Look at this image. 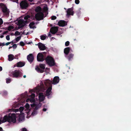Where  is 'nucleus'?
I'll list each match as a JSON object with an SVG mask.
<instances>
[{
  "instance_id": "obj_35",
  "label": "nucleus",
  "mask_w": 131,
  "mask_h": 131,
  "mask_svg": "<svg viewBox=\"0 0 131 131\" xmlns=\"http://www.w3.org/2000/svg\"><path fill=\"white\" fill-rule=\"evenodd\" d=\"M24 117L23 116H22L21 115H20L19 117V121H22V120L24 119Z\"/></svg>"
},
{
  "instance_id": "obj_39",
  "label": "nucleus",
  "mask_w": 131,
  "mask_h": 131,
  "mask_svg": "<svg viewBox=\"0 0 131 131\" xmlns=\"http://www.w3.org/2000/svg\"><path fill=\"white\" fill-rule=\"evenodd\" d=\"M30 96L31 98H34L35 97V94L34 93H32Z\"/></svg>"
},
{
  "instance_id": "obj_52",
  "label": "nucleus",
  "mask_w": 131,
  "mask_h": 131,
  "mask_svg": "<svg viewBox=\"0 0 131 131\" xmlns=\"http://www.w3.org/2000/svg\"><path fill=\"white\" fill-rule=\"evenodd\" d=\"M18 55H17L16 56H15V57H14V59H18Z\"/></svg>"
},
{
  "instance_id": "obj_13",
  "label": "nucleus",
  "mask_w": 131,
  "mask_h": 131,
  "mask_svg": "<svg viewBox=\"0 0 131 131\" xmlns=\"http://www.w3.org/2000/svg\"><path fill=\"white\" fill-rule=\"evenodd\" d=\"M27 58L28 61L30 63L32 62L34 59V57L32 54H30L27 56Z\"/></svg>"
},
{
  "instance_id": "obj_24",
  "label": "nucleus",
  "mask_w": 131,
  "mask_h": 131,
  "mask_svg": "<svg viewBox=\"0 0 131 131\" xmlns=\"http://www.w3.org/2000/svg\"><path fill=\"white\" fill-rule=\"evenodd\" d=\"M37 110H34L32 112L31 115L32 116H34L35 115L37 114Z\"/></svg>"
},
{
  "instance_id": "obj_9",
  "label": "nucleus",
  "mask_w": 131,
  "mask_h": 131,
  "mask_svg": "<svg viewBox=\"0 0 131 131\" xmlns=\"http://www.w3.org/2000/svg\"><path fill=\"white\" fill-rule=\"evenodd\" d=\"M44 55L41 53H39L37 56V59L38 61H43L45 59L44 58Z\"/></svg>"
},
{
  "instance_id": "obj_44",
  "label": "nucleus",
  "mask_w": 131,
  "mask_h": 131,
  "mask_svg": "<svg viewBox=\"0 0 131 131\" xmlns=\"http://www.w3.org/2000/svg\"><path fill=\"white\" fill-rule=\"evenodd\" d=\"M6 39L8 40H9L10 39L9 36V35H7L6 37Z\"/></svg>"
},
{
  "instance_id": "obj_32",
  "label": "nucleus",
  "mask_w": 131,
  "mask_h": 131,
  "mask_svg": "<svg viewBox=\"0 0 131 131\" xmlns=\"http://www.w3.org/2000/svg\"><path fill=\"white\" fill-rule=\"evenodd\" d=\"M11 81V79L9 78L6 79V82L7 83H9Z\"/></svg>"
},
{
  "instance_id": "obj_26",
  "label": "nucleus",
  "mask_w": 131,
  "mask_h": 131,
  "mask_svg": "<svg viewBox=\"0 0 131 131\" xmlns=\"http://www.w3.org/2000/svg\"><path fill=\"white\" fill-rule=\"evenodd\" d=\"M37 70L38 71V72H40L41 73H43L44 71L43 70H43L42 69H41L38 67H37Z\"/></svg>"
},
{
  "instance_id": "obj_62",
  "label": "nucleus",
  "mask_w": 131,
  "mask_h": 131,
  "mask_svg": "<svg viewBox=\"0 0 131 131\" xmlns=\"http://www.w3.org/2000/svg\"><path fill=\"white\" fill-rule=\"evenodd\" d=\"M46 70H49L50 69L49 68H46Z\"/></svg>"
},
{
  "instance_id": "obj_15",
  "label": "nucleus",
  "mask_w": 131,
  "mask_h": 131,
  "mask_svg": "<svg viewBox=\"0 0 131 131\" xmlns=\"http://www.w3.org/2000/svg\"><path fill=\"white\" fill-rule=\"evenodd\" d=\"M59 81V77L58 76H56L54 78L53 80V83H52L53 84H56L58 83Z\"/></svg>"
},
{
  "instance_id": "obj_27",
  "label": "nucleus",
  "mask_w": 131,
  "mask_h": 131,
  "mask_svg": "<svg viewBox=\"0 0 131 131\" xmlns=\"http://www.w3.org/2000/svg\"><path fill=\"white\" fill-rule=\"evenodd\" d=\"M14 27L13 26H10L8 27L7 28V30L9 31H10L12 29H13Z\"/></svg>"
},
{
  "instance_id": "obj_38",
  "label": "nucleus",
  "mask_w": 131,
  "mask_h": 131,
  "mask_svg": "<svg viewBox=\"0 0 131 131\" xmlns=\"http://www.w3.org/2000/svg\"><path fill=\"white\" fill-rule=\"evenodd\" d=\"M19 27H20V29H21V30L23 29V27L25 26V25H18Z\"/></svg>"
},
{
  "instance_id": "obj_63",
  "label": "nucleus",
  "mask_w": 131,
  "mask_h": 131,
  "mask_svg": "<svg viewBox=\"0 0 131 131\" xmlns=\"http://www.w3.org/2000/svg\"><path fill=\"white\" fill-rule=\"evenodd\" d=\"M2 130H3L2 128L1 127H0V131H2Z\"/></svg>"
},
{
  "instance_id": "obj_25",
  "label": "nucleus",
  "mask_w": 131,
  "mask_h": 131,
  "mask_svg": "<svg viewBox=\"0 0 131 131\" xmlns=\"http://www.w3.org/2000/svg\"><path fill=\"white\" fill-rule=\"evenodd\" d=\"M1 93L3 96H6L7 95V92L6 91H4L1 92Z\"/></svg>"
},
{
  "instance_id": "obj_56",
  "label": "nucleus",
  "mask_w": 131,
  "mask_h": 131,
  "mask_svg": "<svg viewBox=\"0 0 131 131\" xmlns=\"http://www.w3.org/2000/svg\"><path fill=\"white\" fill-rule=\"evenodd\" d=\"M2 70V68L0 66V71H1Z\"/></svg>"
},
{
  "instance_id": "obj_5",
  "label": "nucleus",
  "mask_w": 131,
  "mask_h": 131,
  "mask_svg": "<svg viewBox=\"0 0 131 131\" xmlns=\"http://www.w3.org/2000/svg\"><path fill=\"white\" fill-rule=\"evenodd\" d=\"M0 6L2 7V11L4 13V15L6 16L9 15V11L6 6L3 3H0Z\"/></svg>"
},
{
  "instance_id": "obj_18",
  "label": "nucleus",
  "mask_w": 131,
  "mask_h": 131,
  "mask_svg": "<svg viewBox=\"0 0 131 131\" xmlns=\"http://www.w3.org/2000/svg\"><path fill=\"white\" fill-rule=\"evenodd\" d=\"M67 55L66 57L69 61L73 59L74 56L73 54L70 53Z\"/></svg>"
},
{
  "instance_id": "obj_1",
  "label": "nucleus",
  "mask_w": 131,
  "mask_h": 131,
  "mask_svg": "<svg viewBox=\"0 0 131 131\" xmlns=\"http://www.w3.org/2000/svg\"><path fill=\"white\" fill-rule=\"evenodd\" d=\"M6 122L9 123H15L16 122V117L15 114L9 113L8 115H5L2 121L0 119V124H1V122L3 123Z\"/></svg>"
},
{
  "instance_id": "obj_58",
  "label": "nucleus",
  "mask_w": 131,
  "mask_h": 131,
  "mask_svg": "<svg viewBox=\"0 0 131 131\" xmlns=\"http://www.w3.org/2000/svg\"><path fill=\"white\" fill-rule=\"evenodd\" d=\"M25 30H24V31L21 33L22 34H25Z\"/></svg>"
},
{
  "instance_id": "obj_28",
  "label": "nucleus",
  "mask_w": 131,
  "mask_h": 131,
  "mask_svg": "<svg viewBox=\"0 0 131 131\" xmlns=\"http://www.w3.org/2000/svg\"><path fill=\"white\" fill-rule=\"evenodd\" d=\"M48 8L47 7L44 6L43 8V11L46 13L47 12Z\"/></svg>"
},
{
  "instance_id": "obj_42",
  "label": "nucleus",
  "mask_w": 131,
  "mask_h": 131,
  "mask_svg": "<svg viewBox=\"0 0 131 131\" xmlns=\"http://www.w3.org/2000/svg\"><path fill=\"white\" fill-rule=\"evenodd\" d=\"M34 25H29L30 28L33 29L35 28H36L35 26H34Z\"/></svg>"
},
{
  "instance_id": "obj_34",
  "label": "nucleus",
  "mask_w": 131,
  "mask_h": 131,
  "mask_svg": "<svg viewBox=\"0 0 131 131\" xmlns=\"http://www.w3.org/2000/svg\"><path fill=\"white\" fill-rule=\"evenodd\" d=\"M25 107L26 109H28L30 107L28 103H27L26 104Z\"/></svg>"
},
{
  "instance_id": "obj_55",
  "label": "nucleus",
  "mask_w": 131,
  "mask_h": 131,
  "mask_svg": "<svg viewBox=\"0 0 131 131\" xmlns=\"http://www.w3.org/2000/svg\"><path fill=\"white\" fill-rule=\"evenodd\" d=\"M4 37V36L3 35H3H1L0 36V37L1 38H3Z\"/></svg>"
},
{
  "instance_id": "obj_49",
  "label": "nucleus",
  "mask_w": 131,
  "mask_h": 131,
  "mask_svg": "<svg viewBox=\"0 0 131 131\" xmlns=\"http://www.w3.org/2000/svg\"><path fill=\"white\" fill-rule=\"evenodd\" d=\"M11 43V42H7L5 44V45H6V46H7L9 45V44H10V43Z\"/></svg>"
},
{
  "instance_id": "obj_50",
  "label": "nucleus",
  "mask_w": 131,
  "mask_h": 131,
  "mask_svg": "<svg viewBox=\"0 0 131 131\" xmlns=\"http://www.w3.org/2000/svg\"><path fill=\"white\" fill-rule=\"evenodd\" d=\"M8 31H5L3 33V35L5 34L8 33Z\"/></svg>"
},
{
  "instance_id": "obj_31",
  "label": "nucleus",
  "mask_w": 131,
  "mask_h": 131,
  "mask_svg": "<svg viewBox=\"0 0 131 131\" xmlns=\"http://www.w3.org/2000/svg\"><path fill=\"white\" fill-rule=\"evenodd\" d=\"M24 109V108L23 107H20L19 108V111L20 113H21Z\"/></svg>"
},
{
  "instance_id": "obj_53",
  "label": "nucleus",
  "mask_w": 131,
  "mask_h": 131,
  "mask_svg": "<svg viewBox=\"0 0 131 131\" xmlns=\"http://www.w3.org/2000/svg\"><path fill=\"white\" fill-rule=\"evenodd\" d=\"M30 99H26V102H28L29 101Z\"/></svg>"
},
{
  "instance_id": "obj_14",
  "label": "nucleus",
  "mask_w": 131,
  "mask_h": 131,
  "mask_svg": "<svg viewBox=\"0 0 131 131\" xmlns=\"http://www.w3.org/2000/svg\"><path fill=\"white\" fill-rule=\"evenodd\" d=\"M37 45L39 49L40 50H43L46 49V46L41 43L39 42Z\"/></svg>"
},
{
  "instance_id": "obj_11",
  "label": "nucleus",
  "mask_w": 131,
  "mask_h": 131,
  "mask_svg": "<svg viewBox=\"0 0 131 131\" xmlns=\"http://www.w3.org/2000/svg\"><path fill=\"white\" fill-rule=\"evenodd\" d=\"M41 104L40 103H39L38 104H31V106L32 107H35L34 109L37 110L41 107Z\"/></svg>"
},
{
  "instance_id": "obj_48",
  "label": "nucleus",
  "mask_w": 131,
  "mask_h": 131,
  "mask_svg": "<svg viewBox=\"0 0 131 131\" xmlns=\"http://www.w3.org/2000/svg\"><path fill=\"white\" fill-rule=\"evenodd\" d=\"M5 45L4 43H0V46H3Z\"/></svg>"
},
{
  "instance_id": "obj_33",
  "label": "nucleus",
  "mask_w": 131,
  "mask_h": 131,
  "mask_svg": "<svg viewBox=\"0 0 131 131\" xmlns=\"http://www.w3.org/2000/svg\"><path fill=\"white\" fill-rule=\"evenodd\" d=\"M20 33L18 31H16L14 34L15 36L19 35H20Z\"/></svg>"
},
{
  "instance_id": "obj_29",
  "label": "nucleus",
  "mask_w": 131,
  "mask_h": 131,
  "mask_svg": "<svg viewBox=\"0 0 131 131\" xmlns=\"http://www.w3.org/2000/svg\"><path fill=\"white\" fill-rule=\"evenodd\" d=\"M46 37V36L43 35H42L40 36V38L41 40H44L45 39Z\"/></svg>"
},
{
  "instance_id": "obj_19",
  "label": "nucleus",
  "mask_w": 131,
  "mask_h": 131,
  "mask_svg": "<svg viewBox=\"0 0 131 131\" xmlns=\"http://www.w3.org/2000/svg\"><path fill=\"white\" fill-rule=\"evenodd\" d=\"M68 22L64 20H60L58 21L56 25H67Z\"/></svg>"
},
{
  "instance_id": "obj_3",
  "label": "nucleus",
  "mask_w": 131,
  "mask_h": 131,
  "mask_svg": "<svg viewBox=\"0 0 131 131\" xmlns=\"http://www.w3.org/2000/svg\"><path fill=\"white\" fill-rule=\"evenodd\" d=\"M30 18V16L29 15H27L24 17V19L25 20L23 19H20L16 21V24L17 25H26L28 24L30 22L29 19Z\"/></svg>"
},
{
  "instance_id": "obj_4",
  "label": "nucleus",
  "mask_w": 131,
  "mask_h": 131,
  "mask_svg": "<svg viewBox=\"0 0 131 131\" xmlns=\"http://www.w3.org/2000/svg\"><path fill=\"white\" fill-rule=\"evenodd\" d=\"M45 60L46 64L50 67L53 66H55L56 64L54 59L51 56H47Z\"/></svg>"
},
{
  "instance_id": "obj_57",
  "label": "nucleus",
  "mask_w": 131,
  "mask_h": 131,
  "mask_svg": "<svg viewBox=\"0 0 131 131\" xmlns=\"http://www.w3.org/2000/svg\"><path fill=\"white\" fill-rule=\"evenodd\" d=\"M29 25H35V23H30L29 24Z\"/></svg>"
},
{
  "instance_id": "obj_30",
  "label": "nucleus",
  "mask_w": 131,
  "mask_h": 131,
  "mask_svg": "<svg viewBox=\"0 0 131 131\" xmlns=\"http://www.w3.org/2000/svg\"><path fill=\"white\" fill-rule=\"evenodd\" d=\"M21 36H19L17 37L15 39L16 41V42H18L19 40H20V39H21Z\"/></svg>"
},
{
  "instance_id": "obj_46",
  "label": "nucleus",
  "mask_w": 131,
  "mask_h": 131,
  "mask_svg": "<svg viewBox=\"0 0 131 131\" xmlns=\"http://www.w3.org/2000/svg\"><path fill=\"white\" fill-rule=\"evenodd\" d=\"M21 131H27V130L26 128H23L21 129Z\"/></svg>"
},
{
  "instance_id": "obj_64",
  "label": "nucleus",
  "mask_w": 131,
  "mask_h": 131,
  "mask_svg": "<svg viewBox=\"0 0 131 131\" xmlns=\"http://www.w3.org/2000/svg\"><path fill=\"white\" fill-rule=\"evenodd\" d=\"M29 32H27L26 34L25 35H28L29 34Z\"/></svg>"
},
{
  "instance_id": "obj_41",
  "label": "nucleus",
  "mask_w": 131,
  "mask_h": 131,
  "mask_svg": "<svg viewBox=\"0 0 131 131\" xmlns=\"http://www.w3.org/2000/svg\"><path fill=\"white\" fill-rule=\"evenodd\" d=\"M29 101L30 102H34L35 101L34 98H31L30 99Z\"/></svg>"
},
{
  "instance_id": "obj_60",
  "label": "nucleus",
  "mask_w": 131,
  "mask_h": 131,
  "mask_svg": "<svg viewBox=\"0 0 131 131\" xmlns=\"http://www.w3.org/2000/svg\"><path fill=\"white\" fill-rule=\"evenodd\" d=\"M19 109H16L15 110V112H17L19 111Z\"/></svg>"
},
{
  "instance_id": "obj_54",
  "label": "nucleus",
  "mask_w": 131,
  "mask_h": 131,
  "mask_svg": "<svg viewBox=\"0 0 131 131\" xmlns=\"http://www.w3.org/2000/svg\"><path fill=\"white\" fill-rule=\"evenodd\" d=\"M18 28L17 26H16L15 29H14V30H18Z\"/></svg>"
},
{
  "instance_id": "obj_6",
  "label": "nucleus",
  "mask_w": 131,
  "mask_h": 131,
  "mask_svg": "<svg viewBox=\"0 0 131 131\" xmlns=\"http://www.w3.org/2000/svg\"><path fill=\"white\" fill-rule=\"evenodd\" d=\"M20 8L22 9H26L28 7L29 4L26 1H22L20 3Z\"/></svg>"
},
{
  "instance_id": "obj_23",
  "label": "nucleus",
  "mask_w": 131,
  "mask_h": 131,
  "mask_svg": "<svg viewBox=\"0 0 131 131\" xmlns=\"http://www.w3.org/2000/svg\"><path fill=\"white\" fill-rule=\"evenodd\" d=\"M39 67L40 68L43 69L44 70L45 69V64H39Z\"/></svg>"
},
{
  "instance_id": "obj_36",
  "label": "nucleus",
  "mask_w": 131,
  "mask_h": 131,
  "mask_svg": "<svg viewBox=\"0 0 131 131\" xmlns=\"http://www.w3.org/2000/svg\"><path fill=\"white\" fill-rule=\"evenodd\" d=\"M20 45L21 46H24L25 45V44L23 41H21L20 42Z\"/></svg>"
},
{
  "instance_id": "obj_12",
  "label": "nucleus",
  "mask_w": 131,
  "mask_h": 131,
  "mask_svg": "<svg viewBox=\"0 0 131 131\" xmlns=\"http://www.w3.org/2000/svg\"><path fill=\"white\" fill-rule=\"evenodd\" d=\"M25 63L24 62H19L14 65V67L16 66L18 67H22L25 65Z\"/></svg>"
},
{
  "instance_id": "obj_51",
  "label": "nucleus",
  "mask_w": 131,
  "mask_h": 131,
  "mask_svg": "<svg viewBox=\"0 0 131 131\" xmlns=\"http://www.w3.org/2000/svg\"><path fill=\"white\" fill-rule=\"evenodd\" d=\"M42 110L44 112H45L47 110V109L46 108H43V109Z\"/></svg>"
},
{
  "instance_id": "obj_17",
  "label": "nucleus",
  "mask_w": 131,
  "mask_h": 131,
  "mask_svg": "<svg viewBox=\"0 0 131 131\" xmlns=\"http://www.w3.org/2000/svg\"><path fill=\"white\" fill-rule=\"evenodd\" d=\"M45 96L43 93H40L39 94V99L40 102H42L44 100Z\"/></svg>"
},
{
  "instance_id": "obj_37",
  "label": "nucleus",
  "mask_w": 131,
  "mask_h": 131,
  "mask_svg": "<svg viewBox=\"0 0 131 131\" xmlns=\"http://www.w3.org/2000/svg\"><path fill=\"white\" fill-rule=\"evenodd\" d=\"M69 42L68 41H67L65 42V45L66 46H68L69 45Z\"/></svg>"
},
{
  "instance_id": "obj_16",
  "label": "nucleus",
  "mask_w": 131,
  "mask_h": 131,
  "mask_svg": "<svg viewBox=\"0 0 131 131\" xmlns=\"http://www.w3.org/2000/svg\"><path fill=\"white\" fill-rule=\"evenodd\" d=\"M67 15H73L74 12L72 8L68 9L67 11Z\"/></svg>"
},
{
  "instance_id": "obj_45",
  "label": "nucleus",
  "mask_w": 131,
  "mask_h": 131,
  "mask_svg": "<svg viewBox=\"0 0 131 131\" xmlns=\"http://www.w3.org/2000/svg\"><path fill=\"white\" fill-rule=\"evenodd\" d=\"M12 47L14 49H16L17 47V46L16 44H14Z\"/></svg>"
},
{
  "instance_id": "obj_43",
  "label": "nucleus",
  "mask_w": 131,
  "mask_h": 131,
  "mask_svg": "<svg viewBox=\"0 0 131 131\" xmlns=\"http://www.w3.org/2000/svg\"><path fill=\"white\" fill-rule=\"evenodd\" d=\"M75 2L76 4H78L79 3L80 1L79 0H75Z\"/></svg>"
},
{
  "instance_id": "obj_59",
  "label": "nucleus",
  "mask_w": 131,
  "mask_h": 131,
  "mask_svg": "<svg viewBox=\"0 0 131 131\" xmlns=\"http://www.w3.org/2000/svg\"><path fill=\"white\" fill-rule=\"evenodd\" d=\"M12 109H9L8 110V112H10V111H12Z\"/></svg>"
},
{
  "instance_id": "obj_61",
  "label": "nucleus",
  "mask_w": 131,
  "mask_h": 131,
  "mask_svg": "<svg viewBox=\"0 0 131 131\" xmlns=\"http://www.w3.org/2000/svg\"><path fill=\"white\" fill-rule=\"evenodd\" d=\"M48 36L51 37V35L49 33L48 35Z\"/></svg>"
},
{
  "instance_id": "obj_20",
  "label": "nucleus",
  "mask_w": 131,
  "mask_h": 131,
  "mask_svg": "<svg viewBox=\"0 0 131 131\" xmlns=\"http://www.w3.org/2000/svg\"><path fill=\"white\" fill-rule=\"evenodd\" d=\"M70 48L69 47H67L65 48L64 50V54L66 55H68L70 51Z\"/></svg>"
},
{
  "instance_id": "obj_10",
  "label": "nucleus",
  "mask_w": 131,
  "mask_h": 131,
  "mask_svg": "<svg viewBox=\"0 0 131 131\" xmlns=\"http://www.w3.org/2000/svg\"><path fill=\"white\" fill-rule=\"evenodd\" d=\"M58 27H52L50 30V32L53 34H55L58 31Z\"/></svg>"
},
{
  "instance_id": "obj_7",
  "label": "nucleus",
  "mask_w": 131,
  "mask_h": 131,
  "mask_svg": "<svg viewBox=\"0 0 131 131\" xmlns=\"http://www.w3.org/2000/svg\"><path fill=\"white\" fill-rule=\"evenodd\" d=\"M22 74L20 70H16L12 72L13 77L16 78H20L21 77Z\"/></svg>"
},
{
  "instance_id": "obj_47",
  "label": "nucleus",
  "mask_w": 131,
  "mask_h": 131,
  "mask_svg": "<svg viewBox=\"0 0 131 131\" xmlns=\"http://www.w3.org/2000/svg\"><path fill=\"white\" fill-rule=\"evenodd\" d=\"M3 23V21L2 19L0 18V25H2Z\"/></svg>"
},
{
  "instance_id": "obj_2",
  "label": "nucleus",
  "mask_w": 131,
  "mask_h": 131,
  "mask_svg": "<svg viewBox=\"0 0 131 131\" xmlns=\"http://www.w3.org/2000/svg\"><path fill=\"white\" fill-rule=\"evenodd\" d=\"M44 83L46 86H49L46 91V96H48V98L49 99L50 98L49 95H51L52 93V81L48 80H47L45 81Z\"/></svg>"
},
{
  "instance_id": "obj_22",
  "label": "nucleus",
  "mask_w": 131,
  "mask_h": 131,
  "mask_svg": "<svg viewBox=\"0 0 131 131\" xmlns=\"http://www.w3.org/2000/svg\"><path fill=\"white\" fill-rule=\"evenodd\" d=\"M41 10V8L39 6L37 7L35 10V11L36 12L38 13L39 12H40Z\"/></svg>"
},
{
  "instance_id": "obj_8",
  "label": "nucleus",
  "mask_w": 131,
  "mask_h": 131,
  "mask_svg": "<svg viewBox=\"0 0 131 131\" xmlns=\"http://www.w3.org/2000/svg\"><path fill=\"white\" fill-rule=\"evenodd\" d=\"M43 13L40 12L36 14L35 15V17L37 20H40L43 19Z\"/></svg>"
},
{
  "instance_id": "obj_21",
  "label": "nucleus",
  "mask_w": 131,
  "mask_h": 131,
  "mask_svg": "<svg viewBox=\"0 0 131 131\" xmlns=\"http://www.w3.org/2000/svg\"><path fill=\"white\" fill-rule=\"evenodd\" d=\"M8 56V60L9 61H11L14 59V56L13 54H9Z\"/></svg>"
},
{
  "instance_id": "obj_40",
  "label": "nucleus",
  "mask_w": 131,
  "mask_h": 131,
  "mask_svg": "<svg viewBox=\"0 0 131 131\" xmlns=\"http://www.w3.org/2000/svg\"><path fill=\"white\" fill-rule=\"evenodd\" d=\"M57 18V17L54 16H52L51 17V19L52 20L56 19Z\"/></svg>"
}]
</instances>
